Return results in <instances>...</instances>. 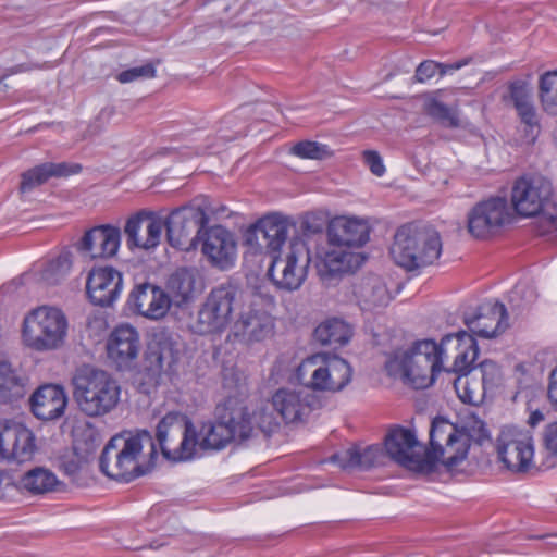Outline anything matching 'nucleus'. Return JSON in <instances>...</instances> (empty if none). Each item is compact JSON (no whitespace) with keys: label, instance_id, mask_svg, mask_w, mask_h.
Here are the masks:
<instances>
[{"label":"nucleus","instance_id":"1","mask_svg":"<svg viewBox=\"0 0 557 557\" xmlns=\"http://www.w3.org/2000/svg\"><path fill=\"white\" fill-rule=\"evenodd\" d=\"M488 438L485 424L475 420L471 428L459 429L455 423L443 417H436L430 429V448L424 457L414 454L412 449L419 445L413 431L404 426H394L385 436L384 446L386 454L410 471L417 473H432L441 462L451 471L468 456L472 441L482 443Z\"/></svg>","mask_w":557,"mask_h":557},{"label":"nucleus","instance_id":"2","mask_svg":"<svg viewBox=\"0 0 557 557\" xmlns=\"http://www.w3.org/2000/svg\"><path fill=\"white\" fill-rule=\"evenodd\" d=\"M225 399L215 408V422H203L198 432V447L222 449L236 436L244 438V399L240 376L233 369L223 371Z\"/></svg>","mask_w":557,"mask_h":557},{"label":"nucleus","instance_id":"3","mask_svg":"<svg viewBox=\"0 0 557 557\" xmlns=\"http://www.w3.org/2000/svg\"><path fill=\"white\" fill-rule=\"evenodd\" d=\"M369 235L370 226L364 220L347 216L333 219L327 227V236L330 244L335 248L327 251L318 265L321 278H333L359 267L363 258L344 248L362 247L369 240Z\"/></svg>","mask_w":557,"mask_h":557},{"label":"nucleus","instance_id":"4","mask_svg":"<svg viewBox=\"0 0 557 557\" xmlns=\"http://www.w3.org/2000/svg\"><path fill=\"white\" fill-rule=\"evenodd\" d=\"M453 338L468 339L471 346L474 345L473 338L466 331H460L445 335L440 344L432 339L418 341L410 349L396 354L393 362L400 368L405 381L413 388H428L441 372L445 346Z\"/></svg>","mask_w":557,"mask_h":557},{"label":"nucleus","instance_id":"5","mask_svg":"<svg viewBox=\"0 0 557 557\" xmlns=\"http://www.w3.org/2000/svg\"><path fill=\"white\" fill-rule=\"evenodd\" d=\"M145 447H149L150 458L157 457L153 437L147 430H139L127 437H112L100 455V471L121 482H131L139 478L144 472L138 465V456Z\"/></svg>","mask_w":557,"mask_h":557},{"label":"nucleus","instance_id":"6","mask_svg":"<svg viewBox=\"0 0 557 557\" xmlns=\"http://www.w3.org/2000/svg\"><path fill=\"white\" fill-rule=\"evenodd\" d=\"M72 385L77 407L87 417H103L120 401L121 387L107 371L89 366L78 368L72 377Z\"/></svg>","mask_w":557,"mask_h":557},{"label":"nucleus","instance_id":"7","mask_svg":"<svg viewBox=\"0 0 557 557\" xmlns=\"http://www.w3.org/2000/svg\"><path fill=\"white\" fill-rule=\"evenodd\" d=\"M441 252L438 232L431 226L414 223L401 225L391 247L394 261L408 271L433 264Z\"/></svg>","mask_w":557,"mask_h":557},{"label":"nucleus","instance_id":"8","mask_svg":"<svg viewBox=\"0 0 557 557\" xmlns=\"http://www.w3.org/2000/svg\"><path fill=\"white\" fill-rule=\"evenodd\" d=\"M553 188L548 181L542 177H521L515 182L511 190V203L521 216L542 214V223L546 232L557 236V208L550 203Z\"/></svg>","mask_w":557,"mask_h":557},{"label":"nucleus","instance_id":"9","mask_svg":"<svg viewBox=\"0 0 557 557\" xmlns=\"http://www.w3.org/2000/svg\"><path fill=\"white\" fill-rule=\"evenodd\" d=\"M157 447L168 460L184 461L194 458L198 447V431L189 419L178 412H168L156 430Z\"/></svg>","mask_w":557,"mask_h":557},{"label":"nucleus","instance_id":"10","mask_svg":"<svg viewBox=\"0 0 557 557\" xmlns=\"http://www.w3.org/2000/svg\"><path fill=\"white\" fill-rule=\"evenodd\" d=\"M67 320L54 307H39L24 319L23 341L32 349L46 351L59 348L66 336Z\"/></svg>","mask_w":557,"mask_h":557},{"label":"nucleus","instance_id":"11","mask_svg":"<svg viewBox=\"0 0 557 557\" xmlns=\"http://www.w3.org/2000/svg\"><path fill=\"white\" fill-rule=\"evenodd\" d=\"M181 355L182 343L177 335L166 331L153 333L148 343L143 366L147 383L157 386L162 377L174 376Z\"/></svg>","mask_w":557,"mask_h":557},{"label":"nucleus","instance_id":"12","mask_svg":"<svg viewBox=\"0 0 557 557\" xmlns=\"http://www.w3.org/2000/svg\"><path fill=\"white\" fill-rule=\"evenodd\" d=\"M310 261L306 243L295 238L286 251L272 257L267 275L278 289L294 292L306 281Z\"/></svg>","mask_w":557,"mask_h":557},{"label":"nucleus","instance_id":"13","mask_svg":"<svg viewBox=\"0 0 557 557\" xmlns=\"http://www.w3.org/2000/svg\"><path fill=\"white\" fill-rule=\"evenodd\" d=\"M163 222L170 246L188 252L197 248L208 215L202 208L187 205L172 210Z\"/></svg>","mask_w":557,"mask_h":557},{"label":"nucleus","instance_id":"14","mask_svg":"<svg viewBox=\"0 0 557 557\" xmlns=\"http://www.w3.org/2000/svg\"><path fill=\"white\" fill-rule=\"evenodd\" d=\"M499 460L512 472H527L533 466L534 443L528 430L504 426L497 437Z\"/></svg>","mask_w":557,"mask_h":557},{"label":"nucleus","instance_id":"15","mask_svg":"<svg viewBox=\"0 0 557 557\" xmlns=\"http://www.w3.org/2000/svg\"><path fill=\"white\" fill-rule=\"evenodd\" d=\"M508 202L504 197H492L478 202L467 214L468 232L476 239H488L510 221Z\"/></svg>","mask_w":557,"mask_h":557},{"label":"nucleus","instance_id":"16","mask_svg":"<svg viewBox=\"0 0 557 557\" xmlns=\"http://www.w3.org/2000/svg\"><path fill=\"white\" fill-rule=\"evenodd\" d=\"M275 299L272 295L256 288L249 298V311L246 313V336L249 342H263L271 338L275 330L272 314Z\"/></svg>","mask_w":557,"mask_h":557},{"label":"nucleus","instance_id":"17","mask_svg":"<svg viewBox=\"0 0 557 557\" xmlns=\"http://www.w3.org/2000/svg\"><path fill=\"white\" fill-rule=\"evenodd\" d=\"M294 224L281 213H270L246 228V245L256 240L257 246L277 252L285 244Z\"/></svg>","mask_w":557,"mask_h":557},{"label":"nucleus","instance_id":"18","mask_svg":"<svg viewBox=\"0 0 557 557\" xmlns=\"http://www.w3.org/2000/svg\"><path fill=\"white\" fill-rule=\"evenodd\" d=\"M164 230L163 219L156 212L140 210L126 221L124 233L128 246L151 250L159 246Z\"/></svg>","mask_w":557,"mask_h":557},{"label":"nucleus","instance_id":"19","mask_svg":"<svg viewBox=\"0 0 557 557\" xmlns=\"http://www.w3.org/2000/svg\"><path fill=\"white\" fill-rule=\"evenodd\" d=\"M170 307L169 295L161 287L149 283L136 285L125 304L128 312L150 320L162 319L169 312Z\"/></svg>","mask_w":557,"mask_h":557},{"label":"nucleus","instance_id":"20","mask_svg":"<svg viewBox=\"0 0 557 557\" xmlns=\"http://www.w3.org/2000/svg\"><path fill=\"white\" fill-rule=\"evenodd\" d=\"M123 275L113 267H94L88 274L86 292L90 302L98 307H110L121 296Z\"/></svg>","mask_w":557,"mask_h":557},{"label":"nucleus","instance_id":"21","mask_svg":"<svg viewBox=\"0 0 557 557\" xmlns=\"http://www.w3.org/2000/svg\"><path fill=\"white\" fill-rule=\"evenodd\" d=\"M315 397L306 387L280 388L272 396V406L285 423L304 421L312 411Z\"/></svg>","mask_w":557,"mask_h":557},{"label":"nucleus","instance_id":"22","mask_svg":"<svg viewBox=\"0 0 557 557\" xmlns=\"http://www.w3.org/2000/svg\"><path fill=\"white\" fill-rule=\"evenodd\" d=\"M140 350V336L131 324H120L113 329L107 341L108 358L117 369H129Z\"/></svg>","mask_w":557,"mask_h":557},{"label":"nucleus","instance_id":"23","mask_svg":"<svg viewBox=\"0 0 557 557\" xmlns=\"http://www.w3.org/2000/svg\"><path fill=\"white\" fill-rule=\"evenodd\" d=\"M36 450L35 435L24 424L8 423L0 431V456L18 463L30 460Z\"/></svg>","mask_w":557,"mask_h":557},{"label":"nucleus","instance_id":"24","mask_svg":"<svg viewBox=\"0 0 557 557\" xmlns=\"http://www.w3.org/2000/svg\"><path fill=\"white\" fill-rule=\"evenodd\" d=\"M201 251L212 267L228 270L235 264L237 245L233 234L218 225L207 232Z\"/></svg>","mask_w":557,"mask_h":557},{"label":"nucleus","instance_id":"25","mask_svg":"<svg viewBox=\"0 0 557 557\" xmlns=\"http://www.w3.org/2000/svg\"><path fill=\"white\" fill-rule=\"evenodd\" d=\"M463 321L473 339V335L482 338H493L508 327V313L504 304L499 301L486 302L478 308L474 315H466ZM467 334L469 335V333Z\"/></svg>","mask_w":557,"mask_h":557},{"label":"nucleus","instance_id":"26","mask_svg":"<svg viewBox=\"0 0 557 557\" xmlns=\"http://www.w3.org/2000/svg\"><path fill=\"white\" fill-rule=\"evenodd\" d=\"M450 342H456L458 354L455 357L453 370H447V373H458L459 375L453 380L455 392L457 393L460 400L465 404H475L476 396L475 389L471 386L468 375L474 373L471 368V363L474 361L478 355L476 342L471 346L468 339L453 338Z\"/></svg>","mask_w":557,"mask_h":557},{"label":"nucleus","instance_id":"27","mask_svg":"<svg viewBox=\"0 0 557 557\" xmlns=\"http://www.w3.org/2000/svg\"><path fill=\"white\" fill-rule=\"evenodd\" d=\"M121 245V231L117 226L110 224L95 226L87 232L79 240L77 248L82 253L91 259L112 258L117 253Z\"/></svg>","mask_w":557,"mask_h":557},{"label":"nucleus","instance_id":"28","mask_svg":"<svg viewBox=\"0 0 557 557\" xmlns=\"http://www.w3.org/2000/svg\"><path fill=\"white\" fill-rule=\"evenodd\" d=\"M351 375L352 369L345 359L329 358L312 371L307 387L313 391L339 392L348 385Z\"/></svg>","mask_w":557,"mask_h":557},{"label":"nucleus","instance_id":"29","mask_svg":"<svg viewBox=\"0 0 557 557\" xmlns=\"http://www.w3.org/2000/svg\"><path fill=\"white\" fill-rule=\"evenodd\" d=\"M29 404L36 418L50 421L63 416L67 405V396L62 386L45 384L34 392Z\"/></svg>","mask_w":557,"mask_h":557},{"label":"nucleus","instance_id":"30","mask_svg":"<svg viewBox=\"0 0 557 557\" xmlns=\"http://www.w3.org/2000/svg\"><path fill=\"white\" fill-rule=\"evenodd\" d=\"M82 169L78 163H41L22 173L20 190L23 194L28 193L51 177H67L81 173Z\"/></svg>","mask_w":557,"mask_h":557},{"label":"nucleus","instance_id":"31","mask_svg":"<svg viewBox=\"0 0 557 557\" xmlns=\"http://www.w3.org/2000/svg\"><path fill=\"white\" fill-rule=\"evenodd\" d=\"M168 287L177 306L193 301L203 289V283L196 268H178L171 274Z\"/></svg>","mask_w":557,"mask_h":557},{"label":"nucleus","instance_id":"32","mask_svg":"<svg viewBox=\"0 0 557 557\" xmlns=\"http://www.w3.org/2000/svg\"><path fill=\"white\" fill-rule=\"evenodd\" d=\"M354 295L363 311L384 308L391 300L389 292L379 275H368L354 285Z\"/></svg>","mask_w":557,"mask_h":557},{"label":"nucleus","instance_id":"33","mask_svg":"<svg viewBox=\"0 0 557 557\" xmlns=\"http://www.w3.org/2000/svg\"><path fill=\"white\" fill-rule=\"evenodd\" d=\"M516 109L521 122L528 126L537 125L536 110L527 82L517 79L508 84V94L503 97Z\"/></svg>","mask_w":557,"mask_h":557},{"label":"nucleus","instance_id":"34","mask_svg":"<svg viewBox=\"0 0 557 557\" xmlns=\"http://www.w3.org/2000/svg\"><path fill=\"white\" fill-rule=\"evenodd\" d=\"M383 450L379 445H371L360 450L358 447L352 446L343 453H337L331 456L330 460L343 469L346 468H361L370 469L381 462Z\"/></svg>","mask_w":557,"mask_h":557},{"label":"nucleus","instance_id":"35","mask_svg":"<svg viewBox=\"0 0 557 557\" xmlns=\"http://www.w3.org/2000/svg\"><path fill=\"white\" fill-rule=\"evenodd\" d=\"M351 335L350 325L337 318L325 320L313 332L314 339L322 345L343 346L349 342Z\"/></svg>","mask_w":557,"mask_h":557},{"label":"nucleus","instance_id":"36","mask_svg":"<svg viewBox=\"0 0 557 557\" xmlns=\"http://www.w3.org/2000/svg\"><path fill=\"white\" fill-rule=\"evenodd\" d=\"M228 326L227 320L214 309L213 302L206 298L201 305L197 318L191 325L194 333L209 335L223 332Z\"/></svg>","mask_w":557,"mask_h":557},{"label":"nucleus","instance_id":"37","mask_svg":"<svg viewBox=\"0 0 557 557\" xmlns=\"http://www.w3.org/2000/svg\"><path fill=\"white\" fill-rule=\"evenodd\" d=\"M25 385L12 366L0 360V403H8L24 396Z\"/></svg>","mask_w":557,"mask_h":557},{"label":"nucleus","instance_id":"38","mask_svg":"<svg viewBox=\"0 0 557 557\" xmlns=\"http://www.w3.org/2000/svg\"><path fill=\"white\" fill-rule=\"evenodd\" d=\"M539 100L547 114L557 116V70L540 76Z\"/></svg>","mask_w":557,"mask_h":557},{"label":"nucleus","instance_id":"39","mask_svg":"<svg viewBox=\"0 0 557 557\" xmlns=\"http://www.w3.org/2000/svg\"><path fill=\"white\" fill-rule=\"evenodd\" d=\"M72 268V255L70 251H62L57 257L46 261L40 271V278L49 284H58L63 280Z\"/></svg>","mask_w":557,"mask_h":557},{"label":"nucleus","instance_id":"40","mask_svg":"<svg viewBox=\"0 0 557 557\" xmlns=\"http://www.w3.org/2000/svg\"><path fill=\"white\" fill-rule=\"evenodd\" d=\"M238 295V288L233 285H221L213 288L207 296L210 301L213 302L214 309L219 313L224 315V320H227V324L232 322L234 302Z\"/></svg>","mask_w":557,"mask_h":557},{"label":"nucleus","instance_id":"41","mask_svg":"<svg viewBox=\"0 0 557 557\" xmlns=\"http://www.w3.org/2000/svg\"><path fill=\"white\" fill-rule=\"evenodd\" d=\"M58 480L57 476L42 468H36L27 473L21 480L22 486L33 494H42L53 490Z\"/></svg>","mask_w":557,"mask_h":557},{"label":"nucleus","instance_id":"42","mask_svg":"<svg viewBox=\"0 0 557 557\" xmlns=\"http://www.w3.org/2000/svg\"><path fill=\"white\" fill-rule=\"evenodd\" d=\"M290 153L301 158L311 160H325L333 156L327 145L312 140H301L290 148Z\"/></svg>","mask_w":557,"mask_h":557},{"label":"nucleus","instance_id":"43","mask_svg":"<svg viewBox=\"0 0 557 557\" xmlns=\"http://www.w3.org/2000/svg\"><path fill=\"white\" fill-rule=\"evenodd\" d=\"M277 426L278 422L268 407H260L252 414H246V429L249 428L250 431L257 428L265 435H270Z\"/></svg>","mask_w":557,"mask_h":557},{"label":"nucleus","instance_id":"44","mask_svg":"<svg viewBox=\"0 0 557 557\" xmlns=\"http://www.w3.org/2000/svg\"><path fill=\"white\" fill-rule=\"evenodd\" d=\"M426 112L445 127L456 128L460 125L456 111L437 99L426 103Z\"/></svg>","mask_w":557,"mask_h":557},{"label":"nucleus","instance_id":"45","mask_svg":"<svg viewBox=\"0 0 557 557\" xmlns=\"http://www.w3.org/2000/svg\"><path fill=\"white\" fill-rule=\"evenodd\" d=\"M481 375V385L484 392L496 387L502 379L499 367L492 360L482 361L479 367L472 369Z\"/></svg>","mask_w":557,"mask_h":557},{"label":"nucleus","instance_id":"46","mask_svg":"<svg viewBox=\"0 0 557 557\" xmlns=\"http://www.w3.org/2000/svg\"><path fill=\"white\" fill-rule=\"evenodd\" d=\"M157 70L152 63H146L140 66H134L124 70L117 74V81L122 84L132 83L137 79H148L156 77Z\"/></svg>","mask_w":557,"mask_h":557},{"label":"nucleus","instance_id":"47","mask_svg":"<svg viewBox=\"0 0 557 557\" xmlns=\"http://www.w3.org/2000/svg\"><path fill=\"white\" fill-rule=\"evenodd\" d=\"M325 220L317 213H306L300 221V231L305 236H311L323 232Z\"/></svg>","mask_w":557,"mask_h":557},{"label":"nucleus","instance_id":"48","mask_svg":"<svg viewBox=\"0 0 557 557\" xmlns=\"http://www.w3.org/2000/svg\"><path fill=\"white\" fill-rule=\"evenodd\" d=\"M362 160L364 164L369 168L372 174L377 177L384 175L386 169L383 163V159L380 153L375 150H364L362 152Z\"/></svg>","mask_w":557,"mask_h":557},{"label":"nucleus","instance_id":"49","mask_svg":"<svg viewBox=\"0 0 557 557\" xmlns=\"http://www.w3.org/2000/svg\"><path fill=\"white\" fill-rule=\"evenodd\" d=\"M437 69L438 65L436 61H423L418 65L416 70L414 79L419 83H424L436 74Z\"/></svg>","mask_w":557,"mask_h":557},{"label":"nucleus","instance_id":"50","mask_svg":"<svg viewBox=\"0 0 557 557\" xmlns=\"http://www.w3.org/2000/svg\"><path fill=\"white\" fill-rule=\"evenodd\" d=\"M544 446L557 459V422L549 423L544 431Z\"/></svg>","mask_w":557,"mask_h":557},{"label":"nucleus","instance_id":"51","mask_svg":"<svg viewBox=\"0 0 557 557\" xmlns=\"http://www.w3.org/2000/svg\"><path fill=\"white\" fill-rule=\"evenodd\" d=\"M470 62V59H462L460 61L445 64L437 62L438 69L437 72L441 77L445 76L447 73H451L453 71H457L462 66L467 65Z\"/></svg>","mask_w":557,"mask_h":557},{"label":"nucleus","instance_id":"52","mask_svg":"<svg viewBox=\"0 0 557 557\" xmlns=\"http://www.w3.org/2000/svg\"><path fill=\"white\" fill-rule=\"evenodd\" d=\"M547 396L553 406L557 409V366L550 372Z\"/></svg>","mask_w":557,"mask_h":557},{"label":"nucleus","instance_id":"53","mask_svg":"<svg viewBox=\"0 0 557 557\" xmlns=\"http://www.w3.org/2000/svg\"><path fill=\"white\" fill-rule=\"evenodd\" d=\"M270 107L271 104L268 102H258L256 103V106H253L250 112L257 114V116L255 117L256 120H265L267 109Z\"/></svg>","mask_w":557,"mask_h":557},{"label":"nucleus","instance_id":"54","mask_svg":"<svg viewBox=\"0 0 557 557\" xmlns=\"http://www.w3.org/2000/svg\"><path fill=\"white\" fill-rule=\"evenodd\" d=\"M545 420L544 413L540 409H535L530 412L528 424L531 428H535L539 423L543 422Z\"/></svg>","mask_w":557,"mask_h":557},{"label":"nucleus","instance_id":"55","mask_svg":"<svg viewBox=\"0 0 557 557\" xmlns=\"http://www.w3.org/2000/svg\"><path fill=\"white\" fill-rule=\"evenodd\" d=\"M525 292H529L530 296H532L533 294V290L529 288L525 284H518L515 286L512 295L522 296Z\"/></svg>","mask_w":557,"mask_h":557},{"label":"nucleus","instance_id":"56","mask_svg":"<svg viewBox=\"0 0 557 557\" xmlns=\"http://www.w3.org/2000/svg\"><path fill=\"white\" fill-rule=\"evenodd\" d=\"M320 358H321V356H319V355L308 358L305 362L301 363V366L298 369V372L301 373L307 367L317 364V361Z\"/></svg>","mask_w":557,"mask_h":557},{"label":"nucleus","instance_id":"57","mask_svg":"<svg viewBox=\"0 0 557 557\" xmlns=\"http://www.w3.org/2000/svg\"><path fill=\"white\" fill-rule=\"evenodd\" d=\"M73 469H76V466L75 465H72V467H69V470H72Z\"/></svg>","mask_w":557,"mask_h":557},{"label":"nucleus","instance_id":"58","mask_svg":"<svg viewBox=\"0 0 557 557\" xmlns=\"http://www.w3.org/2000/svg\"><path fill=\"white\" fill-rule=\"evenodd\" d=\"M73 469H76V466L75 465H72V467H69V470H72Z\"/></svg>","mask_w":557,"mask_h":557},{"label":"nucleus","instance_id":"59","mask_svg":"<svg viewBox=\"0 0 557 557\" xmlns=\"http://www.w3.org/2000/svg\"><path fill=\"white\" fill-rule=\"evenodd\" d=\"M73 469H76V466L75 465H72V467H69V470H72Z\"/></svg>","mask_w":557,"mask_h":557},{"label":"nucleus","instance_id":"60","mask_svg":"<svg viewBox=\"0 0 557 557\" xmlns=\"http://www.w3.org/2000/svg\"><path fill=\"white\" fill-rule=\"evenodd\" d=\"M248 437H249V434H248V432L246 431L245 438L247 440Z\"/></svg>","mask_w":557,"mask_h":557}]
</instances>
